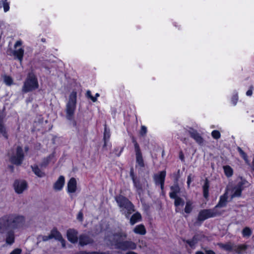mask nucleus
<instances>
[{
    "mask_svg": "<svg viewBox=\"0 0 254 254\" xmlns=\"http://www.w3.org/2000/svg\"><path fill=\"white\" fill-rule=\"evenodd\" d=\"M15 191L18 194H21L27 189V184L24 180H16L13 184Z\"/></svg>",
    "mask_w": 254,
    "mask_h": 254,
    "instance_id": "1a4fd4ad",
    "label": "nucleus"
},
{
    "mask_svg": "<svg viewBox=\"0 0 254 254\" xmlns=\"http://www.w3.org/2000/svg\"><path fill=\"white\" fill-rule=\"evenodd\" d=\"M75 254H98L96 252H92V253H87L86 252H80L78 253H76Z\"/></svg>",
    "mask_w": 254,
    "mask_h": 254,
    "instance_id": "8fccbe9b",
    "label": "nucleus"
},
{
    "mask_svg": "<svg viewBox=\"0 0 254 254\" xmlns=\"http://www.w3.org/2000/svg\"><path fill=\"white\" fill-rule=\"evenodd\" d=\"M33 172L34 174L40 178H42L45 176V173L42 171L38 166L34 165L31 167Z\"/></svg>",
    "mask_w": 254,
    "mask_h": 254,
    "instance_id": "b1692460",
    "label": "nucleus"
},
{
    "mask_svg": "<svg viewBox=\"0 0 254 254\" xmlns=\"http://www.w3.org/2000/svg\"><path fill=\"white\" fill-rule=\"evenodd\" d=\"M195 254H204L201 252H197Z\"/></svg>",
    "mask_w": 254,
    "mask_h": 254,
    "instance_id": "4d7b16f0",
    "label": "nucleus"
},
{
    "mask_svg": "<svg viewBox=\"0 0 254 254\" xmlns=\"http://www.w3.org/2000/svg\"><path fill=\"white\" fill-rule=\"evenodd\" d=\"M4 83L8 86H10L13 84V79L8 75H4L3 76Z\"/></svg>",
    "mask_w": 254,
    "mask_h": 254,
    "instance_id": "473e14b6",
    "label": "nucleus"
},
{
    "mask_svg": "<svg viewBox=\"0 0 254 254\" xmlns=\"http://www.w3.org/2000/svg\"><path fill=\"white\" fill-rule=\"evenodd\" d=\"M3 7L4 12H7L9 9V6L8 3L7 2H6V1H5V0L3 3Z\"/></svg>",
    "mask_w": 254,
    "mask_h": 254,
    "instance_id": "37998d69",
    "label": "nucleus"
},
{
    "mask_svg": "<svg viewBox=\"0 0 254 254\" xmlns=\"http://www.w3.org/2000/svg\"><path fill=\"white\" fill-rule=\"evenodd\" d=\"M116 200L121 209V211L127 217L134 211L132 204L125 197L122 195L118 196L116 197Z\"/></svg>",
    "mask_w": 254,
    "mask_h": 254,
    "instance_id": "7ed1b4c3",
    "label": "nucleus"
},
{
    "mask_svg": "<svg viewBox=\"0 0 254 254\" xmlns=\"http://www.w3.org/2000/svg\"><path fill=\"white\" fill-rule=\"evenodd\" d=\"M77 190V182L75 178H71L67 183V191L68 193L75 192Z\"/></svg>",
    "mask_w": 254,
    "mask_h": 254,
    "instance_id": "ddd939ff",
    "label": "nucleus"
},
{
    "mask_svg": "<svg viewBox=\"0 0 254 254\" xmlns=\"http://www.w3.org/2000/svg\"><path fill=\"white\" fill-rule=\"evenodd\" d=\"M165 176L166 172L163 171L160 172L159 174L155 175L154 177L155 183L158 185H160L162 190L163 188Z\"/></svg>",
    "mask_w": 254,
    "mask_h": 254,
    "instance_id": "f8f14e48",
    "label": "nucleus"
},
{
    "mask_svg": "<svg viewBox=\"0 0 254 254\" xmlns=\"http://www.w3.org/2000/svg\"><path fill=\"white\" fill-rule=\"evenodd\" d=\"M6 229H8V219L5 215L0 218V233H3Z\"/></svg>",
    "mask_w": 254,
    "mask_h": 254,
    "instance_id": "a211bd4d",
    "label": "nucleus"
},
{
    "mask_svg": "<svg viewBox=\"0 0 254 254\" xmlns=\"http://www.w3.org/2000/svg\"><path fill=\"white\" fill-rule=\"evenodd\" d=\"M50 239H51V235L49 236H39L38 237V242H40L41 241H47Z\"/></svg>",
    "mask_w": 254,
    "mask_h": 254,
    "instance_id": "4c0bfd02",
    "label": "nucleus"
},
{
    "mask_svg": "<svg viewBox=\"0 0 254 254\" xmlns=\"http://www.w3.org/2000/svg\"><path fill=\"white\" fill-rule=\"evenodd\" d=\"M193 203L191 201L188 200L186 202V206L185 208V212L187 213H190L191 211L193 206Z\"/></svg>",
    "mask_w": 254,
    "mask_h": 254,
    "instance_id": "c756f323",
    "label": "nucleus"
},
{
    "mask_svg": "<svg viewBox=\"0 0 254 254\" xmlns=\"http://www.w3.org/2000/svg\"><path fill=\"white\" fill-rule=\"evenodd\" d=\"M22 44L21 40H17L14 45L13 50H9L7 51L9 55L13 56L15 59L18 60L20 63L22 62L24 54V49L22 46Z\"/></svg>",
    "mask_w": 254,
    "mask_h": 254,
    "instance_id": "39448f33",
    "label": "nucleus"
},
{
    "mask_svg": "<svg viewBox=\"0 0 254 254\" xmlns=\"http://www.w3.org/2000/svg\"><path fill=\"white\" fill-rule=\"evenodd\" d=\"M5 1H6L7 0H4Z\"/></svg>",
    "mask_w": 254,
    "mask_h": 254,
    "instance_id": "052dcab7",
    "label": "nucleus"
},
{
    "mask_svg": "<svg viewBox=\"0 0 254 254\" xmlns=\"http://www.w3.org/2000/svg\"><path fill=\"white\" fill-rule=\"evenodd\" d=\"M217 214V213L215 209L202 210L199 213L198 220L203 221L206 219L216 216Z\"/></svg>",
    "mask_w": 254,
    "mask_h": 254,
    "instance_id": "6e6552de",
    "label": "nucleus"
},
{
    "mask_svg": "<svg viewBox=\"0 0 254 254\" xmlns=\"http://www.w3.org/2000/svg\"><path fill=\"white\" fill-rule=\"evenodd\" d=\"M127 234L122 230H120L114 234L106 238V241H110L111 244L116 246L118 248L126 250L127 249H135L136 244L129 241H124L126 238Z\"/></svg>",
    "mask_w": 254,
    "mask_h": 254,
    "instance_id": "f257e3e1",
    "label": "nucleus"
},
{
    "mask_svg": "<svg viewBox=\"0 0 254 254\" xmlns=\"http://www.w3.org/2000/svg\"><path fill=\"white\" fill-rule=\"evenodd\" d=\"M229 192L230 190H227V191L220 197L219 202L215 206L214 209L217 207H223L226 205L228 199V194L229 193Z\"/></svg>",
    "mask_w": 254,
    "mask_h": 254,
    "instance_id": "aec40b11",
    "label": "nucleus"
},
{
    "mask_svg": "<svg viewBox=\"0 0 254 254\" xmlns=\"http://www.w3.org/2000/svg\"><path fill=\"white\" fill-rule=\"evenodd\" d=\"M238 100V93L235 92L231 98V102L234 106L236 105Z\"/></svg>",
    "mask_w": 254,
    "mask_h": 254,
    "instance_id": "e433bc0d",
    "label": "nucleus"
},
{
    "mask_svg": "<svg viewBox=\"0 0 254 254\" xmlns=\"http://www.w3.org/2000/svg\"><path fill=\"white\" fill-rule=\"evenodd\" d=\"M8 219V229L15 230L21 229L25 224V219L22 216L6 215Z\"/></svg>",
    "mask_w": 254,
    "mask_h": 254,
    "instance_id": "423d86ee",
    "label": "nucleus"
},
{
    "mask_svg": "<svg viewBox=\"0 0 254 254\" xmlns=\"http://www.w3.org/2000/svg\"><path fill=\"white\" fill-rule=\"evenodd\" d=\"M50 235L51 239L55 238L56 240L59 241L61 242L63 248H65V241L63 238L62 235L59 231H58L57 230H53L52 231Z\"/></svg>",
    "mask_w": 254,
    "mask_h": 254,
    "instance_id": "2eb2a0df",
    "label": "nucleus"
},
{
    "mask_svg": "<svg viewBox=\"0 0 254 254\" xmlns=\"http://www.w3.org/2000/svg\"><path fill=\"white\" fill-rule=\"evenodd\" d=\"M98 97H99V93H96V95H95V97H94L97 99V98Z\"/></svg>",
    "mask_w": 254,
    "mask_h": 254,
    "instance_id": "6e6d98bb",
    "label": "nucleus"
},
{
    "mask_svg": "<svg viewBox=\"0 0 254 254\" xmlns=\"http://www.w3.org/2000/svg\"><path fill=\"white\" fill-rule=\"evenodd\" d=\"M0 134L2 135L4 137L7 138V132L5 127L3 125V124H0Z\"/></svg>",
    "mask_w": 254,
    "mask_h": 254,
    "instance_id": "c9c22d12",
    "label": "nucleus"
},
{
    "mask_svg": "<svg viewBox=\"0 0 254 254\" xmlns=\"http://www.w3.org/2000/svg\"><path fill=\"white\" fill-rule=\"evenodd\" d=\"M223 169L224 173L227 177H230L232 176L233 171L230 166L227 165L224 166H223Z\"/></svg>",
    "mask_w": 254,
    "mask_h": 254,
    "instance_id": "c85d7f7f",
    "label": "nucleus"
},
{
    "mask_svg": "<svg viewBox=\"0 0 254 254\" xmlns=\"http://www.w3.org/2000/svg\"><path fill=\"white\" fill-rule=\"evenodd\" d=\"M242 235L244 237H250L252 234L251 229L248 227H246L242 230Z\"/></svg>",
    "mask_w": 254,
    "mask_h": 254,
    "instance_id": "7c9ffc66",
    "label": "nucleus"
},
{
    "mask_svg": "<svg viewBox=\"0 0 254 254\" xmlns=\"http://www.w3.org/2000/svg\"><path fill=\"white\" fill-rule=\"evenodd\" d=\"M64 183L65 180L64 177L63 176H60L58 179L54 184L53 189L57 191L61 190L64 188Z\"/></svg>",
    "mask_w": 254,
    "mask_h": 254,
    "instance_id": "4468645a",
    "label": "nucleus"
},
{
    "mask_svg": "<svg viewBox=\"0 0 254 254\" xmlns=\"http://www.w3.org/2000/svg\"><path fill=\"white\" fill-rule=\"evenodd\" d=\"M180 157H181V159L182 160H183V156H181Z\"/></svg>",
    "mask_w": 254,
    "mask_h": 254,
    "instance_id": "bf43d9fd",
    "label": "nucleus"
},
{
    "mask_svg": "<svg viewBox=\"0 0 254 254\" xmlns=\"http://www.w3.org/2000/svg\"><path fill=\"white\" fill-rule=\"evenodd\" d=\"M253 89V87L252 86H250V89L246 92L247 96H251L252 95Z\"/></svg>",
    "mask_w": 254,
    "mask_h": 254,
    "instance_id": "a18cd8bd",
    "label": "nucleus"
},
{
    "mask_svg": "<svg viewBox=\"0 0 254 254\" xmlns=\"http://www.w3.org/2000/svg\"><path fill=\"white\" fill-rule=\"evenodd\" d=\"M77 93L75 91H72L69 96L68 100L66 104L65 113L66 118L70 121L73 119L74 112L76 107Z\"/></svg>",
    "mask_w": 254,
    "mask_h": 254,
    "instance_id": "f03ea898",
    "label": "nucleus"
},
{
    "mask_svg": "<svg viewBox=\"0 0 254 254\" xmlns=\"http://www.w3.org/2000/svg\"><path fill=\"white\" fill-rule=\"evenodd\" d=\"M127 254H136L135 253L133 252H130L127 253Z\"/></svg>",
    "mask_w": 254,
    "mask_h": 254,
    "instance_id": "5fc2aeb1",
    "label": "nucleus"
},
{
    "mask_svg": "<svg viewBox=\"0 0 254 254\" xmlns=\"http://www.w3.org/2000/svg\"><path fill=\"white\" fill-rule=\"evenodd\" d=\"M192 178L191 177V175H190L188 177V180H187V184H188V186L189 187H190V185L191 182H192Z\"/></svg>",
    "mask_w": 254,
    "mask_h": 254,
    "instance_id": "de8ad7c7",
    "label": "nucleus"
},
{
    "mask_svg": "<svg viewBox=\"0 0 254 254\" xmlns=\"http://www.w3.org/2000/svg\"><path fill=\"white\" fill-rule=\"evenodd\" d=\"M238 150L241 156L245 153L240 148H238Z\"/></svg>",
    "mask_w": 254,
    "mask_h": 254,
    "instance_id": "603ef678",
    "label": "nucleus"
},
{
    "mask_svg": "<svg viewBox=\"0 0 254 254\" xmlns=\"http://www.w3.org/2000/svg\"><path fill=\"white\" fill-rule=\"evenodd\" d=\"M39 83L36 75L32 72L29 73L22 88V91L23 93H27L38 89Z\"/></svg>",
    "mask_w": 254,
    "mask_h": 254,
    "instance_id": "20e7f679",
    "label": "nucleus"
},
{
    "mask_svg": "<svg viewBox=\"0 0 254 254\" xmlns=\"http://www.w3.org/2000/svg\"><path fill=\"white\" fill-rule=\"evenodd\" d=\"M209 187L208 180L206 179L203 186V196L205 198H207L208 196Z\"/></svg>",
    "mask_w": 254,
    "mask_h": 254,
    "instance_id": "cd10ccee",
    "label": "nucleus"
},
{
    "mask_svg": "<svg viewBox=\"0 0 254 254\" xmlns=\"http://www.w3.org/2000/svg\"><path fill=\"white\" fill-rule=\"evenodd\" d=\"M147 127L144 126H141V129H140V132H139L141 136H144L146 135V134L147 133Z\"/></svg>",
    "mask_w": 254,
    "mask_h": 254,
    "instance_id": "ea45409f",
    "label": "nucleus"
},
{
    "mask_svg": "<svg viewBox=\"0 0 254 254\" xmlns=\"http://www.w3.org/2000/svg\"><path fill=\"white\" fill-rule=\"evenodd\" d=\"M24 149H25V152H27L28 150V148L27 147H25L24 148Z\"/></svg>",
    "mask_w": 254,
    "mask_h": 254,
    "instance_id": "13d9d810",
    "label": "nucleus"
},
{
    "mask_svg": "<svg viewBox=\"0 0 254 254\" xmlns=\"http://www.w3.org/2000/svg\"><path fill=\"white\" fill-rule=\"evenodd\" d=\"M131 175L132 176V179L134 183V185L135 187L136 188L138 192L140 193L141 190H142V187L139 183L136 181L134 178V176L132 175V173L131 172Z\"/></svg>",
    "mask_w": 254,
    "mask_h": 254,
    "instance_id": "72a5a7b5",
    "label": "nucleus"
},
{
    "mask_svg": "<svg viewBox=\"0 0 254 254\" xmlns=\"http://www.w3.org/2000/svg\"><path fill=\"white\" fill-rule=\"evenodd\" d=\"M92 242V240L88 236L85 235H81L79 237V243L81 246L86 245Z\"/></svg>",
    "mask_w": 254,
    "mask_h": 254,
    "instance_id": "5701e85b",
    "label": "nucleus"
},
{
    "mask_svg": "<svg viewBox=\"0 0 254 254\" xmlns=\"http://www.w3.org/2000/svg\"><path fill=\"white\" fill-rule=\"evenodd\" d=\"M9 160L12 163L16 165H20L24 158L22 148L20 146L17 147L11 153H9Z\"/></svg>",
    "mask_w": 254,
    "mask_h": 254,
    "instance_id": "0eeeda50",
    "label": "nucleus"
},
{
    "mask_svg": "<svg viewBox=\"0 0 254 254\" xmlns=\"http://www.w3.org/2000/svg\"><path fill=\"white\" fill-rule=\"evenodd\" d=\"M141 215L139 213H134L130 219V223L133 225L141 219Z\"/></svg>",
    "mask_w": 254,
    "mask_h": 254,
    "instance_id": "bb28decb",
    "label": "nucleus"
},
{
    "mask_svg": "<svg viewBox=\"0 0 254 254\" xmlns=\"http://www.w3.org/2000/svg\"><path fill=\"white\" fill-rule=\"evenodd\" d=\"M5 241L7 245H12L15 241L14 232L12 230L8 231L5 235Z\"/></svg>",
    "mask_w": 254,
    "mask_h": 254,
    "instance_id": "6ab92c4d",
    "label": "nucleus"
},
{
    "mask_svg": "<svg viewBox=\"0 0 254 254\" xmlns=\"http://www.w3.org/2000/svg\"><path fill=\"white\" fill-rule=\"evenodd\" d=\"M86 96L91 99V100L93 102H95L96 101V98L92 96L91 95V93L90 91H87L86 92Z\"/></svg>",
    "mask_w": 254,
    "mask_h": 254,
    "instance_id": "a19ab883",
    "label": "nucleus"
},
{
    "mask_svg": "<svg viewBox=\"0 0 254 254\" xmlns=\"http://www.w3.org/2000/svg\"><path fill=\"white\" fill-rule=\"evenodd\" d=\"M222 248L227 251L234 252V245L231 243H227L224 245H221Z\"/></svg>",
    "mask_w": 254,
    "mask_h": 254,
    "instance_id": "2f4dec72",
    "label": "nucleus"
},
{
    "mask_svg": "<svg viewBox=\"0 0 254 254\" xmlns=\"http://www.w3.org/2000/svg\"><path fill=\"white\" fill-rule=\"evenodd\" d=\"M211 135L213 137V138L217 139L220 137L221 134L218 130H214L211 132Z\"/></svg>",
    "mask_w": 254,
    "mask_h": 254,
    "instance_id": "58836bf2",
    "label": "nucleus"
},
{
    "mask_svg": "<svg viewBox=\"0 0 254 254\" xmlns=\"http://www.w3.org/2000/svg\"><path fill=\"white\" fill-rule=\"evenodd\" d=\"M173 199H175V206L176 207V211L177 212H179L180 211L179 210V207L180 206H183L184 205V203H185V201L184 200L178 197V196H177L176 197H174L173 198Z\"/></svg>",
    "mask_w": 254,
    "mask_h": 254,
    "instance_id": "393cba45",
    "label": "nucleus"
},
{
    "mask_svg": "<svg viewBox=\"0 0 254 254\" xmlns=\"http://www.w3.org/2000/svg\"><path fill=\"white\" fill-rule=\"evenodd\" d=\"M206 254H215L214 252L212 251H207L206 252Z\"/></svg>",
    "mask_w": 254,
    "mask_h": 254,
    "instance_id": "864d4df0",
    "label": "nucleus"
},
{
    "mask_svg": "<svg viewBox=\"0 0 254 254\" xmlns=\"http://www.w3.org/2000/svg\"><path fill=\"white\" fill-rule=\"evenodd\" d=\"M67 237L71 243H75L77 241V232L74 229H69L67 231Z\"/></svg>",
    "mask_w": 254,
    "mask_h": 254,
    "instance_id": "f3484780",
    "label": "nucleus"
},
{
    "mask_svg": "<svg viewBox=\"0 0 254 254\" xmlns=\"http://www.w3.org/2000/svg\"><path fill=\"white\" fill-rule=\"evenodd\" d=\"M22 250L19 248H16L12 251L9 254H21Z\"/></svg>",
    "mask_w": 254,
    "mask_h": 254,
    "instance_id": "79ce46f5",
    "label": "nucleus"
},
{
    "mask_svg": "<svg viewBox=\"0 0 254 254\" xmlns=\"http://www.w3.org/2000/svg\"><path fill=\"white\" fill-rule=\"evenodd\" d=\"M77 219L80 221H82L83 219V215L81 211H79L77 216Z\"/></svg>",
    "mask_w": 254,
    "mask_h": 254,
    "instance_id": "c03bdc74",
    "label": "nucleus"
},
{
    "mask_svg": "<svg viewBox=\"0 0 254 254\" xmlns=\"http://www.w3.org/2000/svg\"><path fill=\"white\" fill-rule=\"evenodd\" d=\"M241 156L243 157V158L244 159V160L245 161L246 163L247 164H248V165L250 164V161L248 160V159L247 158V156L246 153L244 154V155H242Z\"/></svg>",
    "mask_w": 254,
    "mask_h": 254,
    "instance_id": "49530a36",
    "label": "nucleus"
},
{
    "mask_svg": "<svg viewBox=\"0 0 254 254\" xmlns=\"http://www.w3.org/2000/svg\"><path fill=\"white\" fill-rule=\"evenodd\" d=\"M190 136L199 144H202L203 142V139L201 135L195 130L190 129L189 130Z\"/></svg>",
    "mask_w": 254,
    "mask_h": 254,
    "instance_id": "dca6fc26",
    "label": "nucleus"
},
{
    "mask_svg": "<svg viewBox=\"0 0 254 254\" xmlns=\"http://www.w3.org/2000/svg\"><path fill=\"white\" fill-rule=\"evenodd\" d=\"M171 191L170 192V196L171 198L178 196V193L180 191V188L177 185H175L171 188Z\"/></svg>",
    "mask_w": 254,
    "mask_h": 254,
    "instance_id": "a878e982",
    "label": "nucleus"
},
{
    "mask_svg": "<svg viewBox=\"0 0 254 254\" xmlns=\"http://www.w3.org/2000/svg\"><path fill=\"white\" fill-rule=\"evenodd\" d=\"M246 184L245 181H241L231 190V199L235 197L240 196L241 194V191L243 189V186Z\"/></svg>",
    "mask_w": 254,
    "mask_h": 254,
    "instance_id": "9d476101",
    "label": "nucleus"
},
{
    "mask_svg": "<svg viewBox=\"0 0 254 254\" xmlns=\"http://www.w3.org/2000/svg\"><path fill=\"white\" fill-rule=\"evenodd\" d=\"M134 149L136 163L140 167H143L144 166V164L142 153L140 150L139 145L135 141H134Z\"/></svg>",
    "mask_w": 254,
    "mask_h": 254,
    "instance_id": "9b49d317",
    "label": "nucleus"
},
{
    "mask_svg": "<svg viewBox=\"0 0 254 254\" xmlns=\"http://www.w3.org/2000/svg\"><path fill=\"white\" fill-rule=\"evenodd\" d=\"M133 231L134 233L141 235H144L146 233V229L144 226L142 224L136 225L134 228Z\"/></svg>",
    "mask_w": 254,
    "mask_h": 254,
    "instance_id": "412c9836",
    "label": "nucleus"
},
{
    "mask_svg": "<svg viewBox=\"0 0 254 254\" xmlns=\"http://www.w3.org/2000/svg\"><path fill=\"white\" fill-rule=\"evenodd\" d=\"M247 248L248 246L246 245H234V252L238 254H242L246 251Z\"/></svg>",
    "mask_w": 254,
    "mask_h": 254,
    "instance_id": "4be33fe9",
    "label": "nucleus"
},
{
    "mask_svg": "<svg viewBox=\"0 0 254 254\" xmlns=\"http://www.w3.org/2000/svg\"><path fill=\"white\" fill-rule=\"evenodd\" d=\"M110 137V133L109 130H108L106 127L105 128L104 133V146L107 145V142L109 140Z\"/></svg>",
    "mask_w": 254,
    "mask_h": 254,
    "instance_id": "f704fd0d",
    "label": "nucleus"
},
{
    "mask_svg": "<svg viewBox=\"0 0 254 254\" xmlns=\"http://www.w3.org/2000/svg\"><path fill=\"white\" fill-rule=\"evenodd\" d=\"M4 117V115L2 112L0 111V124H2V120Z\"/></svg>",
    "mask_w": 254,
    "mask_h": 254,
    "instance_id": "09e8293b",
    "label": "nucleus"
},
{
    "mask_svg": "<svg viewBox=\"0 0 254 254\" xmlns=\"http://www.w3.org/2000/svg\"><path fill=\"white\" fill-rule=\"evenodd\" d=\"M188 243L190 247H193L194 245V243L193 241H188Z\"/></svg>",
    "mask_w": 254,
    "mask_h": 254,
    "instance_id": "3c124183",
    "label": "nucleus"
}]
</instances>
